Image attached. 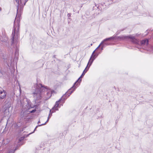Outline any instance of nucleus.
I'll return each mask as SVG.
<instances>
[{
	"label": "nucleus",
	"mask_w": 153,
	"mask_h": 153,
	"mask_svg": "<svg viewBox=\"0 0 153 153\" xmlns=\"http://www.w3.org/2000/svg\"><path fill=\"white\" fill-rule=\"evenodd\" d=\"M20 0H16V1L17 4H16L17 9V13L14 21L13 29L12 35L13 36L12 38V40L13 41H14V37L16 36H18L19 35V22L20 21V18L21 16V13H22L24 5L22 4V2H20V4L19 3Z\"/></svg>",
	"instance_id": "f257e3e1"
},
{
	"label": "nucleus",
	"mask_w": 153,
	"mask_h": 153,
	"mask_svg": "<svg viewBox=\"0 0 153 153\" xmlns=\"http://www.w3.org/2000/svg\"><path fill=\"white\" fill-rule=\"evenodd\" d=\"M35 90L33 93V96L36 100L41 99L43 92L46 90V94L48 96L47 98H49L51 96V92L47 91V88L41 84L36 85Z\"/></svg>",
	"instance_id": "f03ea898"
},
{
	"label": "nucleus",
	"mask_w": 153,
	"mask_h": 153,
	"mask_svg": "<svg viewBox=\"0 0 153 153\" xmlns=\"http://www.w3.org/2000/svg\"><path fill=\"white\" fill-rule=\"evenodd\" d=\"M76 89V88L75 87L73 89H72L71 91H69V89L68 91L65 94L63 95L58 101L56 102L55 105L52 108V113L55 112L56 111H58V108L60 107V106H59L60 103L62 102V103H64L65 102V100L67 98L65 97L66 95H68V97H69Z\"/></svg>",
	"instance_id": "7ed1b4c3"
},
{
	"label": "nucleus",
	"mask_w": 153,
	"mask_h": 153,
	"mask_svg": "<svg viewBox=\"0 0 153 153\" xmlns=\"http://www.w3.org/2000/svg\"><path fill=\"white\" fill-rule=\"evenodd\" d=\"M118 38H120L122 39H130L131 41L134 44H138L139 43L138 40L135 39V37L131 36H123L122 37H118Z\"/></svg>",
	"instance_id": "20e7f679"
},
{
	"label": "nucleus",
	"mask_w": 153,
	"mask_h": 153,
	"mask_svg": "<svg viewBox=\"0 0 153 153\" xmlns=\"http://www.w3.org/2000/svg\"><path fill=\"white\" fill-rule=\"evenodd\" d=\"M95 52V51H94L92 54V55L90 58L89 61L88 63V65L89 64V66H90L91 65L93 62L96 58L97 56L98 55V54H94V53Z\"/></svg>",
	"instance_id": "39448f33"
},
{
	"label": "nucleus",
	"mask_w": 153,
	"mask_h": 153,
	"mask_svg": "<svg viewBox=\"0 0 153 153\" xmlns=\"http://www.w3.org/2000/svg\"><path fill=\"white\" fill-rule=\"evenodd\" d=\"M4 109H5V111H6L7 110L9 112V109L11 107V102L10 101L9 98H7L5 102H4Z\"/></svg>",
	"instance_id": "423d86ee"
},
{
	"label": "nucleus",
	"mask_w": 153,
	"mask_h": 153,
	"mask_svg": "<svg viewBox=\"0 0 153 153\" xmlns=\"http://www.w3.org/2000/svg\"><path fill=\"white\" fill-rule=\"evenodd\" d=\"M3 62L4 63H6L9 67L12 66V58L11 57H9L6 59L4 58Z\"/></svg>",
	"instance_id": "0eeeda50"
},
{
	"label": "nucleus",
	"mask_w": 153,
	"mask_h": 153,
	"mask_svg": "<svg viewBox=\"0 0 153 153\" xmlns=\"http://www.w3.org/2000/svg\"><path fill=\"white\" fill-rule=\"evenodd\" d=\"M7 92L3 89H0V99H4L7 95Z\"/></svg>",
	"instance_id": "6e6552de"
},
{
	"label": "nucleus",
	"mask_w": 153,
	"mask_h": 153,
	"mask_svg": "<svg viewBox=\"0 0 153 153\" xmlns=\"http://www.w3.org/2000/svg\"><path fill=\"white\" fill-rule=\"evenodd\" d=\"M140 43L141 46H146L149 44V40L147 39H145L142 40L140 41Z\"/></svg>",
	"instance_id": "1a4fd4ad"
},
{
	"label": "nucleus",
	"mask_w": 153,
	"mask_h": 153,
	"mask_svg": "<svg viewBox=\"0 0 153 153\" xmlns=\"http://www.w3.org/2000/svg\"><path fill=\"white\" fill-rule=\"evenodd\" d=\"M82 80V79L81 78H80V77L78 78V80L76 81V82H75L74 83V85H73V86L71 87L70 89H69V91H71V90L72 89H73L75 87L76 88V86H75V85H76V86H78V83H77L76 84V82H78V81H79V82H80Z\"/></svg>",
	"instance_id": "9d476101"
},
{
	"label": "nucleus",
	"mask_w": 153,
	"mask_h": 153,
	"mask_svg": "<svg viewBox=\"0 0 153 153\" xmlns=\"http://www.w3.org/2000/svg\"><path fill=\"white\" fill-rule=\"evenodd\" d=\"M112 38L110 39H109L106 40L105 41L103 42V43L102 44V45H109L110 44L108 42H107V41H109V40H113V39H114L115 38V36H112L111 37L109 38Z\"/></svg>",
	"instance_id": "9b49d317"
},
{
	"label": "nucleus",
	"mask_w": 153,
	"mask_h": 153,
	"mask_svg": "<svg viewBox=\"0 0 153 153\" xmlns=\"http://www.w3.org/2000/svg\"><path fill=\"white\" fill-rule=\"evenodd\" d=\"M90 67V66H89V65H88V64L86 67L85 68V69L83 71V73H82V76H84L85 75V73L88 70Z\"/></svg>",
	"instance_id": "f8f14e48"
},
{
	"label": "nucleus",
	"mask_w": 153,
	"mask_h": 153,
	"mask_svg": "<svg viewBox=\"0 0 153 153\" xmlns=\"http://www.w3.org/2000/svg\"><path fill=\"white\" fill-rule=\"evenodd\" d=\"M33 132L31 133H30V134H27V135H26L25 136H23V137H21L19 139V140H18V143H19V142H20L21 141L23 140H24V139L25 138V137H27L28 136H29V135L30 134L33 133Z\"/></svg>",
	"instance_id": "ddd939ff"
},
{
	"label": "nucleus",
	"mask_w": 153,
	"mask_h": 153,
	"mask_svg": "<svg viewBox=\"0 0 153 153\" xmlns=\"http://www.w3.org/2000/svg\"><path fill=\"white\" fill-rule=\"evenodd\" d=\"M111 38H106V39H104V40H103L101 42V43L100 44V45H99V46L96 48V49L94 51H95L97 49H98L99 48V47L101 45H102L103 43V42L105 41L106 40L109 39H111Z\"/></svg>",
	"instance_id": "4468645a"
},
{
	"label": "nucleus",
	"mask_w": 153,
	"mask_h": 153,
	"mask_svg": "<svg viewBox=\"0 0 153 153\" xmlns=\"http://www.w3.org/2000/svg\"><path fill=\"white\" fill-rule=\"evenodd\" d=\"M49 120V119H48L47 121L45 123L39 125L38 126H36L34 129V131L36 130V128H37L38 126H43V125H45L46 124V123Z\"/></svg>",
	"instance_id": "2eb2a0df"
},
{
	"label": "nucleus",
	"mask_w": 153,
	"mask_h": 153,
	"mask_svg": "<svg viewBox=\"0 0 153 153\" xmlns=\"http://www.w3.org/2000/svg\"><path fill=\"white\" fill-rule=\"evenodd\" d=\"M16 149H10L8 151L7 153H14Z\"/></svg>",
	"instance_id": "dca6fc26"
},
{
	"label": "nucleus",
	"mask_w": 153,
	"mask_h": 153,
	"mask_svg": "<svg viewBox=\"0 0 153 153\" xmlns=\"http://www.w3.org/2000/svg\"><path fill=\"white\" fill-rule=\"evenodd\" d=\"M52 109L51 110H50V113L49 114L48 117V119H49L52 116V114L53 113H52Z\"/></svg>",
	"instance_id": "f3484780"
},
{
	"label": "nucleus",
	"mask_w": 153,
	"mask_h": 153,
	"mask_svg": "<svg viewBox=\"0 0 153 153\" xmlns=\"http://www.w3.org/2000/svg\"><path fill=\"white\" fill-rule=\"evenodd\" d=\"M7 38H5V39H4V40H1V41L2 42L3 41L5 42H7Z\"/></svg>",
	"instance_id": "a211bd4d"
},
{
	"label": "nucleus",
	"mask_w": 153,
	"mask_h": 153,
	"mask_svg": "<svg viewBox=\"0 0 153 153\" xmlns=\"http://www.w3.org/2000/svg\"><path fill=\"white\" fill-rule=\"evenodd\" d=\"M36 109H34V110H32L31 111H30V112L31 113H33L35 112L36 111Z\"/></svg>",
	"instance_id": "6ab92c4d"
},
{
	"label": "nucleus",
	"mask_w": 153,
	"mask_h": 153,
	"mask_svg": "<svg viewBox=\"0 0 153 153\" xmlns=\"http://www.w3.org/2000/svg\"><path fill=\"white\" fill-rule=\"evenodd\" d=\"M101 45V49L102 50L103 49V48L104 47V45Z\"/></svg>",
	"instance_id": "aec40b11"
},
{
	"label": "nucleus",
	"mask_w": 153,
	"mask_h": 153,
	"mask_svg": "<svg viewBox=\"0 0 153 153\" xmlns=\"http://www.w3.org/2000/svg\"><path fill=\"white\" fill-rule=\"evenodd\" d=\"M28 0H25V2L24 4V5H25V4L26 2L28 1Z\"/></svg>",
	"instance_id": "412c9836"
},
{
	"label": "nucleus",
	"mask_w": 153,
	"mask_h": 153,
	"mask_svg": "<svg viewBox=\"0 0 153 153\" xmlns=\"http://www.w3.org/2000/svg\"><path fill=\"white\" fill-rule=\"evenodd\" d=\"M67 15L68 17H70L71 16V13H68Z\"/></svg>",
	"instance_id": "4be33fe9"
},
{
	"label": "nucleus",
	"mask_w": 153,
	"mask_h": 153,
	"mask_svg": "<svg viewBox=\"0 0 153 153\" xmlns=\"http://www.w3.org/2000/svg\"><path fill=\"white\" fill-rule=\"evenodd\" d=\"M84 76H82V74L80 76V78H81L83 77Z\"/></svg>",
	"instance_id": "5701e85b"
},
{
	"label": "nucleus",
	"mask_w": 153,
	"mask_h": 153,
	"mask_svg": "<svg viewBox=\"0 0 153 153\" xmlns=\"http://www.w3.org/2000/svg\"><path fill=\"white\" fill-rule=\"evenodd\" d=\"M40 120H39L38 122V124H39V123H40Z\"/></svg>",
	"instance_id": "b1692460"
},
{
	"label": "nucleus",
	"mask_w": 153,
	"mask_h": 153,
	"mask_svg": "<svg viewBox=\"0 0 153 153\" xmlns=\"http://www.w3.org/2000/svg\"><path fill=\"white\" fill-rule=\"evenodd\" d=\"M1 7H0V11H1Z\"/></svg>",
	"instance_id": "393cba45"
},
{
	"label": "nucleus",
	"mask_w": 153,
	"mask_h": 153,
	"mask_svg": "<svg viewBox=\"0 0 153 153\" xmlns=\"http://www.w3.org/2000/svg\"><path fill=\"white\" fill-rule=\"evenodd\" d=\"M144 49L147 50V49L146 48H144Z\"/></svg>",
	"instance_id": "a878e982"
},
{
	"label": "nucleus",
	"mask_w": 153,
	"mask_h": 153,
	"mask_svg": "<svg viewBox=\"0 0 153 153\" xmlns=\"http://www.w3.org/2000/svg\"><path fill=\"white\" fill-rule=\"evenodd\" d=\"M20 1H21V0H20Z\"/></svg>",
	"instance_id": "bb28decb"
}]
</instances>
